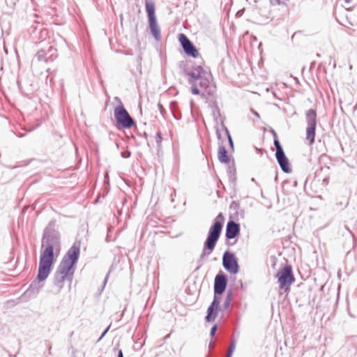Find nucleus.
Listing matches in <instances>:
<instances>
[{"instance_id":"obj_3","label":"nucleus","mask_w":357,"mask_h":357,"mask_svg":"<svg viewBox=\"0 0 357 357\" xmlns=\"http://www.w3.org/2000/svg\"><path fill=\"white\" fill-rule=\"evenodd\" d=\"M224 221V215L221 213H219L215 219V222L209 229L208 235L205 242V248L209 250L208 254L213 250L215 246L216 242L220 236Z\"/></svg>"},{"instance_id":"obj_18","label":"nucleus","mask_w":357,"mask_h":357,"mask_svg":"<svg viewBox=\"0 0 357 357\" xmlns=\"http://www.w3.org/2000/svg\"><path fill=\"white\" fill-rule=\"evenodd\" d=\"M37 57L39 61H47L45 55V52L43 50H40V51L38 52Z\"/></svg>"},{"instance_id":"obj_16","label":"nucleus","mask_w":357,"mask_h":357,"mask_svg":"<svg viewBox=\"0 0 357 357\" xmlns=\"http://www.w3.org/2000/svg\"><path fill=\"white\" fill-rule=\"evenodd\" d=\"M307 126H317V114L314 109H310L306 114Z\"/></svg>"},{"instance_id":"obj_17","label":"nucleus","mask_w":357,"mask_h":357,"mask_svg":"<svg viewBox=\"0 0 357 357\" xmlns=\"http://www.w3.org/2000/svg\"><path fill=\"white\" fill-rule=\"evenodd\" d=\"M235 349V342H232L228 349L227 357H231L232 353Z\"/></svg>"},{"instance_id":"obj_9","label":"nucleus","mask_w":357,"mask_h":357,"mask_svg":"<svg viewBox=\"0 0 357 357\" xmlns=\"http://www.w3.org/2000/svg\"><path fill=\"white\" fill-rule=\"evenodd\" d=\"M222 264L224 267L230 273L236 274L238 271V266L234 254L226 252L223 255Z\"/></svg>"},{"instance_id":"obj_12","label":"nucleus","mask_w":357,"mask_h":357,"mask_svg":"<svg viewBox=\"0 0 357 357\" xmlns=\"http://www.w3.org/2000/svg\"><path fill=\"white\" fill-rule=\"evenodd\" d=\"M240 232L239 225L234 221L228 222L226 228V237L229 239L235 238Z\"/></svg>"},{"instance_id":"obj_21","label":"nucleus","mask_w":357,"mask_h":357,"mask_svg":"<svg viewBox=\"0 0 357 357\" xmlns=\"http://www.w3.org/2000/svg\"><path fill=\"white\" fill-rule=\"evenodd\" d=\"M216 331H217V326H214L211 328V336H213V335L215 334Z\"/></svg>"},{"instance_id":"obj_5","label":"nucleus","mask_w":357,"mask_h":357,"mask_svg":"<svg viewBox=\"0 0 357 357\" xmlns=\"http://www.w3.org/2000/svg\"><path fill=\"white\" fill-rule=\"evenodd\" d=\"M114 114L118 128H130L134 126V120L122 105L115 107Z\"/></svg>"},{"instance_id":"obj_10","label":"nucleus","mask_w":357,"mask_h":357,"mask_svg":"<svg viewBox=\"0 0 357 357\" xmlns=\"http://www.w3.org/2000/svg\"><path fill=\"white\" fill-rule=\"evenodd\" d=\"M227 287V279L225 275L218 274L215 278L214 296H219L223 294Z\"/></svg>"},{"instance_id":"obj_15","label":"nucleus","mask_w":357,"mask_h":357,"mask_svg":"<svg viewBox=\"0 0 357 357\" xmlns=\"http://www.w3.org/2000/svg\"><path fill=\"white\" fill-rule=\"evenodd\" d=\"M218 159L221 162L229 163V157L228 155L227 151L224 146H220L218 149Z\"/></svg>"},{"instance_id":"obj_24","label":"nucleus","mask_w":357,"mask_h":357,"mask_svg":"<svg viewBox=\"0 0 357 357\" xmlns=\"http://www.w3.org/2000/svg\"><path fill=\"white\" fill-rule=\"evenodd\" d=\"M123 156L124 158H126V157H128V155H127V153H123Z\"/></svg>"},{"instance_id":"obj_13","label":"nucleus","mask_w":357,"mask_h":357,"mask_svg":"<svg viewBox=\"0 0 357 357\" xmlns=\"http://www.w3.org/2000/svg\"><path fill=\"white\" fill-rule=\"evenodd\" d=\"M206 72L201 66H194L189 72L187 73V75L190 77V82H192L195 80L202 77Z\"/></svg>"},{"instance_id":"obj_7","label":"nucleus","mask_w":357,"mask_h":357,"mask_svg":"<svg viewBox=\"0 0 357 357\" xmlns=\"http://www.w3.org/2000/svg\"><path fill=\"white\" fill-rule=\"evenodd\" d=\"M274 145L276 149L275 157L276 159L282 169L286 173H289L291 171L289 163L287 158L286 157L283 149L278 139L276 133H274Z\"/></svg>"},{"instance_id":"obj_19","label":"nucleus","mask_w":357,"mask_h":357,"mask_svg":"<svg viewBox=\"0 0 357 357\" xmlns=\"http://www.w3.org/2000/svg\"><path fill=\"white\" fill-rule=\"evenodd\" d=\"M155 142L157 143V145L159 146L162 142V136H161V134L160 133H157L155 136Z\"/></svg>"},{"instance_id":"obj_25","label":"nucleus","mask_w":357,"mask_h":357,"mask_svg":"<svg viewBox=\"0 0 357 357\" xmlns=\"http://www.w3.org/2000/svg\"><path fill=\"white\" fill-rule=\"evenodd\" d=\"M230 300H231L230 297H228V298H227L228 303H229Z\"/></svg>"},{"instance_id":"obj_8","label":"nucleus","mask_w":357,"mask_h":357,"mask_svg":"<svg viewBox=\"0 0 357 357\" xmlns=\"http://www.w3.org/2000/svg\"><path fill=\"white\" fill-rule=\"evenodd\" d=\"M178 41L187 55L193 58H197L199 56L197 49L193 45L185 34L180 33L178 35Z\"/></svg>"},{"instance_id":"obj_22","label":"nucleus","mask_w":357,"mask_h":357,"mask_svg":"<svg viewBox=\"0 0 357 357\" xmlns=\"http://www.w3.org/2000/svg\"><path fill=\"white\" fill-rule=\"evenodd\" d=\"M118 357H123V351L121 349L118 351Z\"/></svg>"},{"instance_id":"obj_11","label":"nucleus","mask_w":357,"mask_h":357,"mask_svg":"<svg viewBox=\"0 0 357 357\" xmlns=\"http://www.w3.org/2000/svg\"><path fill=\"white\" fill-rule=\"evenodd\" d=\"M221 301V297L214 296L213 301L211 305L208 307L207 310V315L206 317V320L208 322L212 321L215 319L216 317V311L220 305Z\"/></svg>"},{"instance_id":"obj_6","label":"nucleus","mask_w":357,"mask_h":357,"mask_svg":"<svg viewBox=\"0 0 357 357\" xmlns=\"http://www.w3.org/2000/svg\"><path fill=\"white\" fill-rule=\"evenodd\" d=\"M146 11L149 17V26L152 34L155 38L160 37V29L157 25L156 18L155 16V5L152 1H146Z\"/></svg>"},{"instance_id":"obj_23","label":"nucleus","mask_w":357,"mask_h":357,"mask_svg":"<svg viewBox=\"0 0 357 357\" xmlns=\"http://www.w3.org/2000/svg\"><path fill=\"white\" fill-rule=\"evenodd\" d=\"M123 156L124 158H126V157H128V155H127V153H123Z\"/></svg>"},{"instance_id":"obj_20","label":"nucleus","mask_w":357,"mask_h":357,"mask_svg":"<svg viewBox=\"0 0 357 357\" xmlns=\"http://www.w3.org/2000/svg\"><path fill=\"white\" fill-rule=\"evenodd\" d=\"M191 91L194 95H198L199 93V91L197 87H192Z\"/></svg>"},{"instance_id":"obj_14","label":"nucleus","mask_w":357,"mask_h":357,"mask_svg":"<svg viewBox=\"0 0 357 357\" xmlns=\"http://www.w3.org/2000/svg\"><path fill=\"white\" fill-rule=\"evenodd\" d=\"M316 126H307L306 128V139L312 145L314 142Z\"/></svg>"},{"instance_id":"obj_2","label":"nucleus","mask_w":357,"mask_h":357,"mask_svg":"<svg viewBox=\"0 0 357 357\" xmlns=\"http://www.w3.org/2000/svg\"><path fill=\"white\" fill-rule=\"evenodd\" d=\"M79 250V245L74 244L61 261L54 277V282L59 288H62V284L66 280L71 283L74 273L73 267L77 261Z\"/></svg>"},{"instance_id":"obj_4","label":"nucleus","mask_w":357,"mask_h":357,"mask_svg":"<svg viewBox=\"0 0 357 357\" xmlns=\"http://www.w3.org/2000/svg\"><path fill=\"white\" fill-rule=\"evenodd\" d=\"M276 278L280 284V289H284L285 292H289L290 286L295 281L291 266L288 265L280 269L277 273Z\"/></svg>"},{"instance_id":"obj_1","label":"nucleus","mask_w":357,"mask_h":357,"mask_svg":"<svg viewBox=\"0 0 357 357\" xmlns=\"http://www.w3.org/2000/svg\"><path fill=\"white\" fill-rule=\"evenodd\" d=\"M43 248L37 275L39 281H44L48 277L55 261V257L59 255L61 250L59 241L54 238L48 239Z\"/></svg>"}]
</instances>
